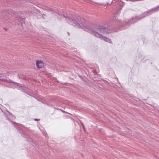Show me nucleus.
<instances>
[{
  "label": "nucleus",
  "instance_id": "412c9836",
  "mask_svg": "<svg viewBox=\"0 0 159 159\" xmlns=\"http://www.w3.org/2000/svg\"><path fill=\"white\" fill-rule=\"evenodd\" d=\"M7 120H8L9 121H10V119H7Z\"/></svg>",
  "mask_w": 159,
  "mask_h": 159
},
{
  "label": "nucleus",
  "instance_id": "9b49d317",
  "mask_svg": "<svg viewBox=\"0 0 159 159\" xmlns=\"http://www.w3.org/2000/svg\"><path fill=\"white\" fill-rule=\"evenodd\" d=\"M20 133L21 134V135L24 138H26V134L25 132H23L22 134L20 132Z\"/></svg>",
  "mask_w": 159,
  "mask_h": 159
},
{
  "label": "nucleus",
  "instance_id": "39448f33",
  "mask_svg": "<svg viewBox=\"0 0 159 159\" xmlns=\"http://www.w3.org/2000/svg\"><path fill=\"white\" fill-rule=\"evenodd\" d=\"M36 66L39 69L42 68L43 66V63L41 60H37L36 61Z\"/></svg>",
  "mask_w": 159,
  "mask_h": 159
},
{
  "label": "nucleus",
  "instance_id": "2eb2a0df",
  "mask_svg": "<svg viewBox=\"0 0 159 159\" xmlns=\"http://www.w3.org/2000/svg\"><path fill=\"white\" fill-rule=\"evenodd\" d=\"M34 120L35 121H37L39 120H40V119H34Z\"/></svg>",
  "mask_w": 159,
  "mask_h": 159
},
{
  "label": "nucleus",
  "instance_id": "1a4fd4ad",
  "mask_svg": "<svg viewBox=\"0 0 159 159\" xmlns=\"http://www.w3.org/2000/svg\"><path fill=\"white\" fill-rule=\"evenodd\" d=\"M19 19L20 20V22L21 24H22L23 23L25 24V19L23 18H22L21 17L19 18Z\"/></svg>",
  "mask_w": 159,
  "mask_h": 159
},
{
  "label": "nucleus",
  "instance_id": "f8f14e48",
  "mask_svg": "<svg viewBox=\"0 0 159 159\" xmlns=\"http://www.w3.org/2000/svg\"><path fill=\"white\" fill-rule=\"evenodd\" d=\"M12 122L13 123V124L14 125V127L15 128H16L17 129L19 130V129H18V128L17 127L16 123L14 122Z\"/></svg>",
  "mask_w": 159,
  "mask_h": 159
},
{
  "label": "nucleus",
  "instance_id": "dca6fc26",
  "mask_svg": "<svg viewBox=\"0 0 159 159\" xmlns=\"http://www.w3.org/2000/svg\"><path fill=\"white\" fill-rule=\"evenodd\" d=\"M78 76L79 77H80L81 78H82V76H81V75H78Z\"/></svg>",
  "mask_w": 159,
  "mask_h": 159
},
{
  "label": "nucleus",
  "instance_id": "4468645a",
  "mask_svg": "<svg viewBox=\"0 0 159 159\" xmlns=\"http://www.w3.org/2000/svg\"><path fill=\"white\" fill-rule=\"evenodd\" d=\"M20 125H21L22 127H24V128H27L25 127L24 126V125H22V124H20Z\"/></svg>",
  "mask_w": 159,
  "mask_h": 159
},
{
  "label": "nucleus",
  "instance_id": "6ab92c4d",
  "mask_svg": "<svg viewBox=\"0 0 159 159\" xmlns=\"http://www.w3.org/2000/svg\"><path fill=\"white\" fill-rule=\"evenodd\" d=\"M7 28H5V30L6 31V30H7Z\"/></svg>",
  "mask_w": 159,
  "mask_h": 159
},
{
  "label": "nucleus",
  "instance_id": "a211bd4d",
  "mask_svg": "<svg viewBox=\"0 0 159 159\" xmlns=\"http://www.w3.org/2000/svg\"><path fill=\"white\" fill-rule=\"evenodd\" d=\"M63 112H66L64 111H61Z\"/></svg>",
  "mask_w": 159,
  "mask_h": 159
},
{
  "label": "nucleus",
  "instance_id": "20e7f679",
  "mask_svg": "<svg viewBox=\"0 0 159 159\" xmlns=\"http://www.w3.org/2000/svg\"><path fill=\"white\" fill-rule=\"evenodd\" d=\"M159 10V5L152 8L148 11H146L148 16L151 15L154 12H155Z\"/></svg>",
  "mask_w": 159,
  "mask_h": 159
},
{
  "label": "nucleus",
  "instance_id": "423d86ee",
  "mask_svg": "<svg viewBox=\"0 0 159 159\" xmlns=\"http://www.w3.org/2000/svg\"><path fill=\"white\" fill-rule=\"evenodd\" d=\"M121 2L120 0H113L110 3H107V4H108L109 5L112 4L113 5L117 6V5H118Z\"/></svg>",
  "mask_w": 159,
  "mask_h": 159
},
{
  "label": "nucleus",
  "instance_id": "f257e3e1",
  "mask_svg": "<svg viewBox=\"0 0 159 159\" xmlns=\"http://www.w3.org/2000/svg\"><path fill=\"white\" fill-rule=\"evenodd\" d=\"M66 21L74 26L78 28L81 27L86 31L90 33L95 37L99 38L101 39H104L105 41L110 43H112L111 39L107 38L106 36H103L101 34V33L103 34H108L111 32V30H113L114 31H116L118 29L123 30L120 26L121 25L124 24L122 21L118 20L117 22V25L119 26L117 28L115 29L113 28L112 27L107 24L103 25H100L98 24L96 25L95 28L98 31H95L93 28H90L89 26L86 24L84 20L83 19H81L79 16H77L74 15H70V16H67L66 17H65Z\"/></svg>",
  "mask_w": 159,
  "mask_h": 159
},
{
  "label": "nucleus",
  "instance_id": "f3484780",
  "mask_svg": "<svg viewBox=\"0 0 159 159\" xmlns=\"http://www.w3.org/2000/svg\"><path fill=\"white\" fill-rule=\"evenodd\" d=\"M67 34L68 35H69V34H70V33L69 32H67Z\"/></svg>",
  "mask_w": 159,
  "mask_h": 159
},
{
  "label": "nucleus",
  "instance_id": "0eeeda50",
  "mask_svg": "<svg viewBox=\"0 0 159 159\" xmlns=\"http://www.w3.org/2000/svg\"><path fill=\"white\" fill-rule=\"evenodd\" d=\"M9 83H13L14 84H16L19 87L21 88H23L24 86V85L22 84H21L19 83L16 82H14L13 81H12L11 80H10L9 81Z\"/></svg>",
  "mask_w": 159,
  "mask_h": 159
},
{
  "label": "nucleus",
  "instance_id": "6e6552de",
  "mask_svg": "<svg viewBox=\"0 0 159 159\" xmlns=\"http://www.w3.org/2000/svg\"><path fill=\"white\" fill-rule=\"evenodd\" d=\"M122 2L120 3L118 5H117V6L120 5V10H121L122 9L123 7L124 6V2L121 0Z\"/></svg>",
  "mask_w": 159,
  "mask_h": 159
},
{
  "label": "nucleus",
  "instance_id": "ddd939ff",
  "mask_svg": "<svg viewBox=\"0 0 159 159\" xmlns=\"http://www.w3.org/2000/svg\"><path fill=\"white\" fill-rule=\"evenodd\" d=\"M43 132H44L43 131ZM43 133L44 134V136H45V137L46 138H47V135L45 133H44V132H43Z\"/></svg>",
  "mask_w": 159,
  "mask_h": 159
},
{
  "label": "nucleus",
  "instance_id": "f03ea898",
  "mask_svg": "<svg viewBox=\"0 0 159 159\" xmlns=\"http://www.w3.org/2000/svg\"><path fill=\"white\" fill-rule=\"evenodd\" d=\"M148 16L146 11L142 13L139 16H135L133 17L130 20H125L123 22L124 24L121 25L120 26L122 29H125L129 27L131 24H134L139 20L143 18L146 16Z\"/></svg>",
  "mask_w": 159,
  "mask_h": 159
},
{
  "label": "nucleus",
  "instance_id": "aec40b11",
  "mask_svg": "<svg viewBox=\"0 0 159 159\" xmlns=\"http://www.w3.org/2000/svg\"><path fill=\"white\" fill-rule=\"evenodd\" d=\"M54 108H56V109H57V110H59V109H58V108H56L55 107H54Z\"/></svg>",
  "mask_w": 159,
  "mask_h": 159
},
{
  "label": "nucleus",
  "instance_id": "9d476101",
  "mask_svg": "<svg viewBox=\"0 0 159 159\" xmlns=\"http://www.w3.org/2000/svg\"><path fill=\"white\" fill-rule=\"evenodd\" d=\"M7 112L11 116V118L12 119H15V117L11 113H10L9 111H7Z\"/></svg>",
  "mask_w": 159,
  "mask_h": 159
},
{
  "label": "nucleus",
  "instance_id": "7ed1b4c3",
  "mask_svg": "<svg viewBox=\"0 0 159 159\" xmlns=\"http://www.w3.org/2000/svg\"><path fill=\"white\" fill-rule=\"evenodd\" d=\"M16 13V11L12 9H10L5 10L2 12L0 11V16L1 18H3L4 19H7L10 17V15H14Z\"/></svg>",
  "mask_w": 159,
  "mask_h": 159
}]
</instances>
